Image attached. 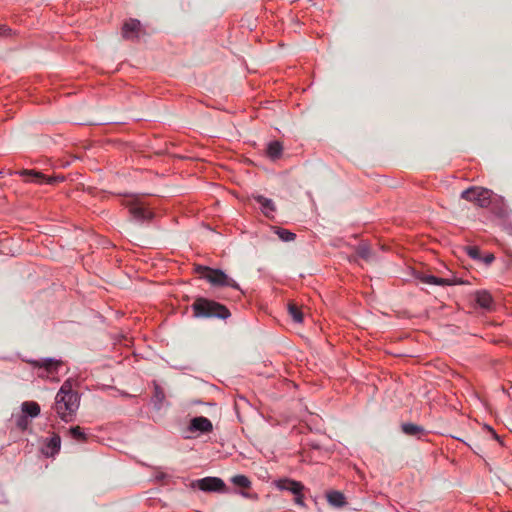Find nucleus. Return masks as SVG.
Wrapping results in <instances>:
<instances>
[{
  "mask_svg": "<svg viewBox=\"0 0 512 512\" xmlns=\"http://www.w3.org/2000/svg\"><path fill=\"white\" fill-rule=\"evenodd\" d=\"M283 151V146L279 141L270 142L267 146V155L270 159H279Z\"/></svg>",
  "mask_w": 512,
  "mask_h": 512,
  "instance_id": "nucleus-16",
  "label": "nucleus"
},
{
  "mask_svg": "<svg viewBox=\"0 0 512 512\" xmlns=\"http://www.w3.org/2000/svg\"><path fill=\"white\" fill-rule=\"evenodd\" d=\"M234 485L242 488H250L251 481L245 475H235L231 478Z\"/></svg>",
  "mask_w": 512,
  "mask_h": 512,
  "instance_id": "nucleus-21",
  "label": "nucleus"
},
{
  "mask_svg": "<svg viewBox=\"0 0 512 512\" xmlns=\"http://www.w3.org/2000/svg\"><path fill=\"white\" fill-rule=\"evenodd\" d=\"M23 413L26 414V416L30 417H37L40 414V406L37 402L34 401H25L21 405Z\"/></svg>",
  "mask_w": 512,
  "mask_h": 512,
  "instance_id": "nucleus-15",
  "label": "nucleus"
},
{
  "mask_svg": "<svg viewBox=\"0 0 512 512\" xmlns=\"http://www.w3.org/2000/svg\"><path fill=\"white\" fill-rule=\"evenodd\" d=\"M356 253L360 258L366 261H369L371 259L372 252L370 247L366 244L359 245L356 250Z\"/></svg>",
  "mask_w": 512,
  "mask_h": 512,
  "instance_id": "nucleus-22",
  "label": "nucleus"
},
{
  "mask_svg": "<svg viewBox=\"0 0 512 512\" xmlns=\"http://www.w3.org/2000/svg\"><path fill=\"white\" fill-rule=\"evenodd\" d=\"M78 408V393L72 390L68 382H64L55 396L54 410L63 421L70 422L74 419Z\"/></svg>",
  "mask_w": 512,
  "mask_h": 512,
  "instance_id": "nucleus-1",
  "label": "nucleus"
},
{
  "mask_svg": "<svg viewBox=\"0 0 512 512\" xmlns=\"http://www.w3.org/2000/svg\"><path fill=\"white\" fill-rule=\"evenodd\" d=\"M418 278L421 282L429 285L446 286L454 284L452 281L448 279L439 278L433 275L421 274Z\"/></svg>",
  "mask_w": 512,
  "mask_h": 512,
  "instance_id": "nucleus-13",
  "label": "nucleus"
},
{
  "mask_svg": "<svg viewBox=\"0 0 512 512\" xmlns=\"http://www.w3.org/2000/svg\"><path fill=\"white\" fill-rule=\"evenodd\" d=\"M295 496H296L295 500H294L295 503L298 504V505H303V494H302V492L299 493V494H296Z\"/></svg>",
  "mask_w": 512,
  "mask_h": 512,
  "instance_id": "nucleus-28",
  "label": "nucleus"
},
{
  "mask_svg": "<svg viewBox=\"0 0 512 512\" xmlns=\"http://www.w3.org/2000/svg\"><path fill=\"white\" fill-rule=\"evenodd\" d=\"M327 501L329 505L335 507V508H342L346 506L347 501L345 495L337 490L329 491L326 494Z\"/></svg>",
  "mask_w": 512,
  "mask_h": 512,
  "instance_id": "nucleus-8",
  "label": "nucleus"
},
{
  "mask_svg": "<svg viewBox=\"0 0 512 512\" xmlns=\"http://www.w3.org/2000/svg\"><path fill=\"white\" fill-rule=\"evenodd\" d=\"M495 257L492 253L487 254L484 258L481 259L486 265L491 264L494 261Z\"/></svg>",
  "mask_w": 512,
  "mask_h": 512,
  "instance_id": "nucleus-27",
  "label": "nucleus"
},
{
  "mask_svg": "<svg viewBox=\"0 0 512 512\" xmlns=\"http://www.w3.org/2000/svg\"><path fill=\"white\" fill-rule=\"evenodd\" d=\"M278 486L280 489L290 491L294 495L301 493L304 489L301 482L291 479L281 480Z\"/></svg>",
  "mask_w": 512,
  "mask_h": 512,
  "instance_id": "nucleus-10",
  "label": "nucleus"
},
{
  "mask_svg": "<svg viewBox=\"0 0 512 512\" xmlns=\"http://www.w3.org/2000/svg\"><path fill=\"white\" fill-rule=\"evenodd\" d=\"M69 433L73 439L78 441H85L86 435L80 426H74L69 429Z\"/></svg>",
  "mask_w": 512,
  "mask_h": 512,
  "instance_id": "nucleus-23",
  "label": "nucleus"
},
{
  "mask_svg": "<svg viewBox=\"0 0 512 512\" xmlns=\"http://www.w3.org/2000/svg\"><path fill=\"white\" fill-rule=\"evenodd\" d=\"M275 233L278 235V237L285 242L293 241L296 237V235L289 230L282 229L279 227H275Z\"/></svg>",
  "mask_w": 512,
  "mask_h": 512,
  "instance_id": "nucleus-20",
  "label": "nucleus"
},
{
  "mask_svg": "<svg viewBox=\"0 0 512 512\" xmlns=\"http://www.w3.org/2000/svg\"><path fill=\"white\" fill-rule=\"evenodd\" d=\"M253 199L260 205L262 212L265 216L270 217L275 211L274 202L262 195L253 196Z\"/></svg>",
  "mask_w": 512,
  "mask_h": 512,
  "instance_id": "nucleus-9",
  "label": "nucleus"
},
{
  "mask_svg": "<svg viewBox=\"0 0 512 512\" xmlns=\"http://www.w3.org/2000/svg\"><path fill=\"white\" fill-rule=\"evenodd\" d=\"M61 439L58 435H54L50 438L48 446L53 450V452H58L60 450Z\"/></svg>",
  "mask_w": 512,
  "mask_h": 512,
  "instance_id": "nucleus-25",
  "label": "nucleus"
},
{
  "mask_svg": "<svg viewBox=\"0 0 512 512\" xmlns=\"http://www.w3.org/2000/svg\"><path fill=\"white\" fill-rule=\"evenodd\" d=\"M402 431L409 436H417L423 432V428L413 423H404L402 425Z\"/></svg>",
  "mask_w": 512,
  "mask_h": 512,
  "instance_id": "nucleus-19",
  "label": "nucleus"
},
{
  "mask_svg": "<svg viewBox=\"0 0 512 512\" xmlns=\"http://www.w3.org/2000/svg\"><path fill=\"white\" fill-rule=\"evenodd\" d=\"M29 420L27 418L26 415H21L19 416V418L17 419V427L20 428L21 430H26L27 427L29 426Z\"/></svg>",
  "mask_w": 512,
  "mask_h": 512,
  "instance_id": "nucleus-26",
  "label": "nucleus"
},
{
  "mask_svg": "<svg viewBox=\"0 0 512 512\" xmlns=\"http://www.w3.org/2000/svg\"><path fill=\"white\" fill-rule=\"evenodd\" d=\"M20 174L23 175V176H28L29 177V181H31L33 183H44V182L47 181L45 175L40 173V172H37V171L22 170L20 172Z\"/></svg>",
  "mask_w": 512,
  "mask_h": 512,
  "instance_id": "nucleus-18",
  "label": "nucleus"
},
{
  "mask_svg": "<svg viewBox=\"0 0 512 512\" xmlns=\"http://www.w3.org/2000/svg\"><path fill=\"white\" fill-rule=\"evenodd\" d=\"M288 313L296 323L303 321V313L295 302L288 303Z\"/></svg>",
  "mask_w": 512,
  "mask_h": 512,
  "instance_id": "nucleus-17",
  "label": "nucleus"
},
{
  "mask_svg": "<svg viewBox=\"0 0 512 512\" xmlns=\"http://www.w3.org/2000/svg\"><path fill=\"white\" fill-rule=\"evenodd\" d=\"M492 191L482 187H471L462 192L461 197L473 202L479 207H488L491 202Z\"/></svg>",
  "mask_w": 512,
  "mask_h": 512,
  "instance_id": "nucleus-4",
  "label": "nucleus"
},
{
  "mask_svg": "<svg viewBox=\"0 0 512 512\" xmlns=\"http://www.w3.org/2000/svg\"><path fill=\"white\" fill-rule=\"evenodd\" d=\"M191 307L195 317L226 319L230 316L226 306L203 297L196 298Z\"/></svg>",
  "mask_w": 512,
  "mask_h": 512,
  "instance_id": "nucleus-2",
  "label": "nucleus"
},
{
  "mask_svg": "<svg viewBox=\"0 0 512 512\" xmlns=\"http://www.w3.org/2000/svg\"><path fill=\"white\" fill-rule=\"evenodd\" d=\"M11 29L7 26H0V35H8Z\"/></svg>",
  "mask_w": 512,
  "mask_h": 512,
  "instance_id": "nucleus-29",
  "label": "nucleus"
},
{
  "mask_svg": "<svg viewBox=\"0 0 512 512\" xmlns=\"http://www.w3.org/2000/svg\"><path fill=\"white\" fill-rule=\"evenodd\" d=\"M193 486H197L200 490L205 492H216L223 491L225 488V483L222 479L217 477H205L196 480L193 483Z\"/></svg>",
  "mask_w": 512,
  "mask_h": 512,
  "instance_id": "nucleus-6",
  "label": "nucleus"
},
{
  "mask_svg": "<svg viewBox=\"0 0 512 512\" xmlns=\"http://www.w3.org/2000/svg\"><path fill=\"white\" fill-rule=\"evenodd\" d=\"M195 272L214 286H229L239 289V285L220 269L198 265L195 267Z\"/></svg>",
  "mask_w": 512,
  "mask_h": 512,
  "instance_id": "nucleus-3",
  "label": "nucleus"
},
{
  "mask_svg": "<svg viewBox=\"0 0 512 512\" xmlns=\"http://www.w3.org/2000/svg\"><path fill=\"white\" fill-rule=\"evenodd\" d=\"M190 431H199L201 433L211 432L213 429L212 422L203 416L195 417L190 421Z\"/></svg>",
  "mask_w": 512,
  "mask_h": 512,
  "instance_id": "nucleus-7",
  "label": "nucleus"
},
{
  "mask_svg": "<svg viewBox=\"0 0 512 512\" xmlns=\"http://www.w3.org/2000/svg\"><path fill=\"white\" fill-rule=\"evenodd\" d=\"M140 22L136 19H130L125 22L122 30L123 37L126 39H132L135 33L139 30Z\"/></svg>",
  "mask_w": 512,
  "mask_h": 512,
  "instance_id": "nucleus-12",
  "label": "nucleus"
},
{
  "mask_svg": "<svg viewBox=\"0 0 512 512\" xmlns=\"http://www.w3.org/2000/svg\"><path fill=\"white\" fill-rule=\"evenodd\" d=\"M475 300L477 304L483 308L490 310L493 305V299L489 292L487 291H477L475 294Z\"/></svg>",
  "mask_w": 512,
  "mask_h": 512,
  "instance_id": "nucleus-11",
  "label": "nucleus"
},
{
  "mask_svg": "<svg viewBox=\"0 0 512 512\" xmlns=\"http://www.w3.org/2000/svg\"><path fill=\"white\" fill-rule=\"evenodd\" d=\"M125 205L128 207L130 214L137 220H150L154 216L153 212L139 198H130L125 202Z\"/></svg>",
  "mask_w": 512,
  "mask_h": 512,
  "instance_id": "nucleus-5",
  "label": "nucleus"
},
{
  "mask_svg": "<svg viewBox=\"0 0 512 512\" xmlns=\"http://www.w3.org/2000/svg\"><path fill=\"white\" fill-rule=\"evenodd\" d=\"M36 365L45 368L48 373L53 374L58 371L59 367L62 365V361L48 358L37 361Z\"/></svg>",
  "mask_w": 512,
  "mask_h": 512,
  "instance_id": "nucleus-14",
  "label": "nucleus"
},
{
  "mask_svg": "<svg viewBox=\"0 0 512 512\" xmlns=\"http://www.w3.org/2000/svg\"><path fill=\"white\" fill-rule=\"evenodd\" d=\"M467 254L474 260H481L480 250L476 246H468L465 248Z\"/></svg>",
  "mask_w": 512,
  "mask_h": 512,
  "instance_id": "nucleus-24",
  "label": "nucleus"
}]
</instances>
